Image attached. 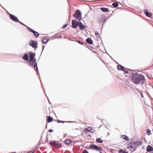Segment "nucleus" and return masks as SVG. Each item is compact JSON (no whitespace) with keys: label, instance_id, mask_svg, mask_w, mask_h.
<instances>
[{"label":"nucleus","instance_id":"obj_23","mask_svg":"<svg viewBox=\"0 0 153 153\" xmlns=\"http://www.w3.org/2000/svg\"><path fill=\"white\" fill-rule=\"evenodd\" d=\"M103 141V140H101L100 138H97L96 139V142L100 143H102Z\"/></svg>","mask_w":153,"mask_h":153},{"label":"nucleus","instance_id":"obj_4","mask_svg":"<svg viewBox=\"0 0 153 153\" xmlns=\"http://www.w3.org/2000/svg\"><path fill=\"white\" fill-rule=\"evenodd\" d=\"M53 147L59 148L62 146V144L61 143H57L55 141L50 140L49 143Z\"/></svg>","mask_w":153,"mask_h":153},{"label":"nucleus","instance_id":"obj_48","mask_svg":"<svg viewBox=\"0 0 153 153\" xmlns=\"http://www.w3.org/2000/svg\"><path fill=\"white\" fill-rule=\"evenodd\" d=\"M128 69V70H129V71H131V69Z\"/></svg>","mask_w":153,"mask_h":153},{"label":"nucleus","instance_id":"obj_40","mask_svg":"<svg viewBox=\"0 0 153 153\" xmlns=\"http://www.w3.org/2000/svg\"><path fill=\"white\" fill-rule=\"evenodd\" d=\"M44 48H45V46L42 45V52L43 50H44Z\"/></svg>","mask_w":153,"mask_h":153},{"label":"nucleus","instance_id":"obj_33","mask_svg":"<svg viewBox=\"0 0 153 153\" xmlns=\"http://www.w3.org/2000/svg\"><path fill=\"white\" fill-rule=\"evenodd\" d=\"M82 153H88V152L87 150L85 149L83 150Z\"/></svg>","mask_w":153,"mask_h":153},{"label":"nucleus","instance_id":"obj_45","mask_svg":"<svg viewBox=\"0 0 153 153\" xmlns=\"http://www.w3.org/2000/svg\"><path fill=\"white\" fill-rule=\"evenodd\" d=\"M71 15H70L69 16V19H70L71 18Z\"/></svg>","mask_w":153,"mask_h":153},{"label":"nucleus","instance_id":"obj_37","mask_svg":"<svg viewBox=\"0 0 153 153\" xmlns=\"http://www.w3.org/2000/svg\"><path fill=\"white\" fill-rule=\"evenodd\" d=\"M19 22L20 24H21L22 25H25V24H23L22 22H20L19 21V22Z\"/></svg>","mask_w":153,"mask_h":153},{"label":"nucleus","instance_id":"obj_20","mask_svg":"<svg viewBox=\"0 0 153 153\" xmlns=\"http://www.w3.org/2000/svg\"><path fill=\"white\" fill-rule=\"evenodd\" d=\"M142 144V142L139 140V141H135L134 146H140Z\"/></svg>","mask_w":153,"mask_h":153},{"label":"nucleus","instance_id":"obj_51","mask_svg":"<svg viewBox=\"0 0 153 153\" xmlns=\"http://www.w3.org/2000/svg\"><path fill=\"white\" fill-rule=\"evenodd\" d=\"M100 153H102V152H100Z\"/></svg>","mask_w":153,"mask_h":153},{"label":"nucleus","instance_id":"obj_52","mask_svg":"<svg viewBox=\"0 0 153 153\" xmlns=\"http://www.w3.org/2000/svg\"><path fill=\"white\" fill-rule=\"evenodd\" d=\"M65 135H67V134H65V135H64V137H65Z\"/></svg>","mask_w":153,"mask_h":153},{"label":"nucleus","instance_id":"obj_6","mask_svg":"<svg viewBox=\"0 0 153 153\" xmlns=\"http://www.w3.org/2000/svg\"><path fill=\"white\" fill-rule=\"evenodd\" d=\"M117 68L118 70L123 71L124 74H128V71L126 70L124 66L120 65H117Z\"/></svg>","mask_w":153,"mask_h":153},{"label":"nucleus","instance_id":"obj_25","mask_svg":"<svg viewBox=\"0 0 153 153\" xmlns=\"http://www.w3.org/2000/svg\"><path fill=\"white\" fill-rule=\"evenodd\" d=\"M119 153H128V151H126L124 150L121 149L118 151Z\"/></svg>","mask_w":153,"mask_h":153},{"label":"nucleus","instance_id":"obj_12","mask_svg":"<svg viewBox=\"0 0 153 153\" xmlns=\"http://www.w3.org/2000/svg\"><path fill=\"white\" fill-rule=\"evenodd\" d=\"M78 23L79 24L78 26L80 30H83L85 29V26L81 22L78 21Z\"/></svg>","mask_w":153,"mask_h":153},{"label":"nucleus","instance_id":"obj_35","mask_svg":"<svg viewBox=\"0 0 153 153\" xmlns=\"http://www.w3.org/2000/svg\"><path fill=\"white\" fill-rule=\"evenodd\" d=\"M67 26V24H65L62 27V28L63 29L66 27Z\"/></svg>","mask_w":153,"mask_h":153},{"label":"nucleus","instance_id":"obj_14","mask_svg":"<svg viewBox=\"0 0 153 153\" xmlns=\"http://www.w3.org/2000/svg\"><path fill=\"white\" fill-rule=\"evenodd\" d=\"M55 121L57 122L58 123H75L76 122L75 121H61L59 120H56Z\"/></svg>","mask_w":153,"mask_h":153},{"label":"nucleus","instance_id":"obj_27","mask_svg":"<svg viewBox=\"0 0 153 153\" xmlns=\"http://www.w3.org/2000/svg\"><path fill=\"white\" fill-rule=\"evenodd\" d=\"M147 134L149 135L151 134V131L149 129H147L146 130Z\"/></svg>","mask_w":153,"mask_h":153},{"label":"nucleus","instance_id":"obj_16","mask_svg":"<svg viewBox=\"0 0 153 153\" xmlns=\"http://www.w3.org/2000/svg\"><path fill=\"white\" fill-rule=\"evenodd\" d=\"M145 14L146 16L149 17H151L152 16L151 13L149 12L147 10H144Z\"/></svg>","mask_w":153,"mask_h":153},{"label":"nucleus","instance_id":"obj_28","mask_svg":"<svg viewBox=\"0 0 153 153\" xmlns=\"http://www.w3.org/2000/svg\"><path fill=\"white\" fill-rule=\"evenodd\" d=\"M112 6L115 7H116L118 6V4L117 3L115 2L112 4Z\"/></svg>","mask_w":153,"mask_h":153},{"label":"nucleus","instance_id":"obj_10","mask_svg":"<svg viewBox=\"0 0 153 153\" xmlns=\"http://www.w3.org/2000/svg\"><path fill=\"white\" fill-rule=\"evenodd\" d=\"M9 15L10 18L11 19L15 22H19L18 18L17 16L13 14H11L9 13Z\"/></svg>","mask_w":153,"mask_h":153},{"label":"nucleus","instance_id":"obj_30","mask_svg":"<svg viewBox=\"0 0 153 153\" xmlns=\"http://www.w3.org/2000/svg\"><path fill=\"white\" fill-rule=\"evenodd\" d=\"M106 20L105 19V18H102L101 19H100V21L101 22H104Z\"/></svg>","mask_w":153,"mask_h":153},{"label":"nucleus","instance_id":"obj_29","mask_svg":"<svg viewBox=\"0 0 153 153\" xmlns=\"http://www.w3.org/2000/svg\"><path fill=\"white\" fill-rule=\"evenodd\" d=\"M76 42H77L79 44L82 45H83L84 46H85V45H86V43H84V44L82 42L80 41L76 40Z\"/></svg>","mask_w":153,"mask_h":153},{"label":"nucleus","instance_id":"obj_49","mask_svg":"<svg viewBox=\"0 0 153 153\" xmlns=\"http://www.w3.org/2000/svg\"><path fill=\"white\" fill-rule=\"evenodd\" d=\"M46 128H47V124H46Z\"/></svg>","mask_w":153,"mask_h":153},{"label":"nucleus","instance_id":"obj_22","mask_svg":"<svg viewBox=\"0 0 153 153\" xmlns=\"http://www.w3.org/2000/svg\"><path fill=\"white\" fill-rule=\"evenodd\" d=\"M85 131L87 132H90V133H93L94 132L93 130L91 128L88 127V128H85Z\"/></svg>","mask_w":153,"mask_h":153},{"label":"nucleus","instance_id":"obj_54","mask_svg":"<svg viewBox=\"0 0 153 153\" xmlns=\"http://www.w3.org/2000/svg\"><path fill=\"white\" fill-rule=\"evenodd\" d=\"M146 153H147V152H146Z\"/></svg>","mask_w":153,"mask_h":153},{"label":"nucleus","instance_id":"obj_15","mask_svg":"<svg viewBox=\"0 0 153 153\" xmlns=\"http://www.w3.org/2000/svg\"><path fill=\"white\" fill-rule=\"evenodd\" d=\"M153 151V148L150 145H148L147 147L146 151L147 152H151Z\"/></svg>","mask_w":153,"mask_h":153},{"label":"nucleus","instance_id":"obj_32","mask_svg":"<svg viewBox=\"0 0 153 153\" xmlns=\"http://www.w3.org/2000/svg\"><path fill=\"white\" fill-rule=\"evenodd\" d=\"M46 40V38L45 37L43 38L42 40V43H43L45 44V41Z\"/></svg>","mask_w":153,"mask_h":153},{"label":"nucleus","instance_id":"obj_3","mask_svg":"<svg viewBox=\"0 0 153 153\" xmlns=\"http://www.w3.org/2000/svg\"><path fill=\"white\" fill-rule=\"evenodd\" d=\"M82 13L79 10H77L75 11V13L73 15V16L74 17L75 19L77 20L80 21L82 19Z\"/></svg>","mask_w":153,"mask_h":153},{"label":"nucleus","instance_id":"obj_31","mask_svg":"<svg viewBox=\"0 0 153 153\" xmlns=\"http://www.w3.org/2000/svg\"><path fill=\"white\" fill-rule=\"evenodd\" d=\"M129 144L132 145L134 146V145L135 144V141L134 140H131L129 143Z\"/></svg>","mask_w":153,"mask_h":153},{"label":"nucleus","instance_id":"obj_17","mask_svg":"<svg viewBox=\"0 0 153 153\" xmlns=\"http://www.w3.org/2000/svg\"><path fill=\"white\" fill-rule=\"evenodd\" d=\"M86 42L88 43V44H90V45H92L93 44V41L91 39V38H88L86 39Z\"/></svg>","mask_w":153,"mask_h":153},{"label":"nucleus","instance_id":"obj_26","mask_svg":"<svg viewBox=\"0 0 153 153\" xmlns=\"http://www.w3.org/2000/svg\"><path fill=\"white\" fill-rule=\"evenodd\" d=\"M128 146L127 147V148L128 149H129V148H130L131 149H130V150H131V149H134V148L132 145L131 144H129V143L128 144Z\"/></svg>","mask_w":153,"mask_h":153},{"label":"nucleus","instance_id":"obj_5","mask_svg":"<svg viewBox=\"0 0 153 153\" xmlns=\"http://www.w3.org/2000/svg\"><path fill=\"white\" fill-rule=\"evenodd\" d=\"M29 44L34 49L37 48L38 43L36 41L31 39L29 41Z\"/></svg>","mask_w":153,"mask_h":153},{"label":"nucleus","instance_id":"obj_50","mask_svg":"<svg viewBox=\"0 0 153 153\" xmlns=\"http://www.w3.org/2000/svg\"><path fill=\"white\" fill-rule=\"evenodd\" d=\"M48 101L49 103H50V102L49 100L48 99Z\"/></svg>","mask_w":153,"mask_h":153},{"label":"nucleus","instance_id":"obj_2","mask_svg":"<svg viewBox=\"0 0 153 153\" xmlns=\"http://www.w3.org/2000/svg\"><path fill=\"white\" fill-rule=\"evenodd\" d=\"M27 63L29 64V65H30L31 67H32L33 66L34 67V69L36 70V71L37 74H38V75L39 76V78H40L39 76V73L38 71V68L37 65V64L36 62V59H35V60L33 61H31V60H29L27 62Z\"/></svg>","mask_w":153,"mask_h":153},{"label":"nucleus","instance_id":"obj_38","mask_svg":"<svg viewBox=\"0 0 153 153\" xmlns=\"http://www.w3.org/2000/svg\"><path fill=\"white\" fill-rule=\"evenodd\" d=\"M95 34L96 35H98L99 34V33L98 32L95 31Z\"/></svg>","mask_w":153,"mask_h":153},{"label":"nucleus","instance_id":"obj_46","mask_svg":"<svg viewBox=\"0 0 153 153\" xmlns=\"http://www.w3.org/2000/svg\"><path fill=\"white\" fill-rule=\"evenodd\" d=\"M135 149H134L133 150H131V151H132V152H134V151H135Z\"/></svg>","mask_w":153,"mask_h":153},{"label":"nucleus","instance_id":"obj_41","mask_svg":"<svg viewBox=\"0 0 153 153\" xmlns=\"http://www.w3.org/2000/svg\"><path fill=\"white\" fill-rule=\"evenodd\" d=\"M141 96L142 97H143V94L142 93H141Z\"/></svg>","mask_w":153,"mask_h":153},{"label":"nucleus","instance_id":"obj_47","mask_svg":"<svg viewBox=\"0 0 153 153\" xmlns=\"http://www.w3.org/2000/svg\"><path fill=\"white\" fill-rule=\"evenodd\" d=\"M43 90H44V92H45V89L43 88Z\"/></svg>","mask_w":153,"mask_h":153},{"label":"nucleus","instance_id":"obj_8","mask_svg":"<svg viewBox=\"0 0 153 153\" xmlns=\"http://www.w3.org/2000/svg\"><path fill=\"white\" fill-rule=\"evenodd\" d=\"M27 30L30 32L32 33L36 38H37L39 36V34L38 32L34 30L30 27H28Z\"/></svg>","mask_w":153,"mask_h":153},{"label":"nucleus","instance_id":"obj_42","mask_svg":"<svg viewBox=\"0 0 153 153\" xmlns=\"http://www.w3.org/2000/svg\"><path fill=\"white\" fill-rule=\"evenodd\" d=\"M24 26H25V27H27V28L28 27H28L26 25H25H25H24Z\"/></svg>","mask_w":153,"mask_h":153},{"label":"nucleus","instance_id":"obj_9","mask_svg":"<svg viewBox=\"0 0 153 153\" xmlns=\"http://www.w3.org/2000/svg\"><path fill=\"white\" fill-rule=\"evenodd\" d=\"M78 21H77L76 20H73L72 19L71 22V27L73 28H75L78 26Z\"/></svg>","mask_w":153,"mask_h":153},{"label":"nucleus","instance_id":"obj_53","mask_svg":"<svg viewBox=\"0 0 153 153\" xmlns=\"http://www.w3.org/2000/svg\"><path fill=\"white\" fill-rule=\"evenodd\" d=\"M104 153H106L105 152H104Z\"/></svg>","mask_w":153,"mask_h":153},{"label":"nucleus","instance_id":"obj_13","mask_svg":"<svg viewBox=\"0 0 153 153\" xmlns=\"http://www.w3.org/2000/svg\"><path fill=\"white\" fill-rule=\"evenodd\" d=\"M29 56L27 53H25L24 54V56H22V59L23 60L27 61L28 60Z\"/></svg>","mask_w":153,"mask_h":153},{"label":"nucleus","instance_id":"obj_36","mask_svg":"<svg viewBox=\"0 0 153 153\" xmlns=\"http://www.w3.org/2000/svg\"><path fill=\"white\" fill-rule=\"evenodd\" d=\"M48 131L49 132H52L53 131V130L52 129H49Z\"/></svg>","mask_w":153,"mask_h":153},{"label":"nucleus","instance_id":"obj_34","mask_svg":"<svg viewBox=\"0 0 153 153\" xmlns=\"http://www.w3.org/2000/svg\"><path fill=\"white\" fill-rule=\"evenodd\" d=\"M35 149H34L33 150H31L28 152V153H33L35 152Z\"/></svg>","mask_w":153,"mask_h":153},{"label":"nucleus","instance_id":"obj_24","mask_svg":"<svg viewBox=\"0 0 153 153\" xmlns=\"http://www.w3.org/2000/svg\"><path fill=\"white\" fill-rule=\"evenodd\" d=\"M53 120V118L50 116H49L47 119V121L48 123H50Z\"/></svg>","mask_w":153,"mask_h":153},{"label":"nucleus","instance_id":"obj_18","mask_svg":"<svg viewBox=\"0 0 153 153\" xmlns=\"http://www.w3.org/2000/svg\"><path fill=\"white\" fill-rule=\"evenodd\" d=\"M64 142L66 145H69L70 143L73 142V141L70 139H66L65 140Z\"/></svg>","mask_w":153,"mask_h":153},{"label":"nucleus","instance_id":"obj_19","mask_svg":"<svg viewBox=\"0 0 153 153\" xmlns=\"http://www.w3.org/2000/svg\"><path fill=\"white\" fill-rule=\"evenodd\" d=\"M121 137L122 139H124L127 141H128L129 140L128 137L125 135H121Z\"/></svg>","mask_w":153,"mask_h":153},{"label":"nucleus","instance_id":"obj_11","mask_svg":"<svg viewBox=\"0 0 153 153\" xmlns=\"http://www.w3.org/2000/svg\"><path fill=\"white\" fill-rule=\"evenodd\" d=\"M35 56V53L31 52H29L30 60L31 61L35 60L34 57Z\"/></svg>","mask_w":153,"mask_h":153},{"label":"nucleus","instance_id":"obj_21","mask_svg":"<svg viewBox=\"0 0 153 153\" xmlns=\"http://www.w3.org/2000/svg\"><path fill=\"white\" fill-rule=\"evenodd\" d=\"M101 10L102 12H108L109 11V10H108V8L103 7H101Z\"/></svg>","mask_w":153,"mask_h":153},{"label":"nucleus","instance_id":"obj_1","mask_svg":"<svg viewBox=\"0 0 153 153\" xmlns=\"http://www.w3.org/2000/svg\"><path fill=\"white\" fill-rule=\"evenodd\" d=\"M130 75L132 77V82L135 84H138L141 83V81L146 80L144 75L137 73H131Z\"/></svg>","mask_w":153,"mask_h":153},{"label":"nucleus","instance_id":"obj_7","mask_svg":"<svg viewBox=\"0 0 153 153\" xmlns=\"http://www.w3.org/2000/svg\"><path fill=\"white\" fill-rule=\"evenodd\" d=\"M90 147L92 149L96 150L99 151L100 150L102 151L103 149L101 148L98 146H97L94 144H91L90 145Z\"/></svg>","mask_w":153,"mask_h":153},{"label":"nucleus","instance_id":"obj_43","mask_svg":"<svg viewBox=\"0 0 153 153\" xmlns=\"http://www.w3.org/2000/svg\"><path fill=\"white\" fill-rule=\"evenodd\" d=\"M141 83L142 84H143L144 83V82L143 81H141Z\"/></svg>","mask_w":153,"mask_h":153},{"label":"nucleus","instance_id":"obj_39","mask_svg":"<svg viewBox=\"0 0 153 153\" xmlns=\"http://www.w3.org/2000/svg\"><path fill=\"white\" fill-rule=\"evenodd\" d=\"M46 42H45V44H46L48 42V41H49V39H46Z\"/></svg>","mask_w":153,"mask_h":153},{"label":"nucleus","instance_id":"obj_44","mask_svg":"<svg viewBox=\"0 0 153 153\" xmlns=\"http://www.w3.org/2000/svg\"><path fill=\"white\" fill-rule=\"evenodd\" d=\"M110 132H108L107 133V135H110Z\"/></svg>","mask_w":153,"mask_h":153}]
</instances>
